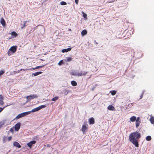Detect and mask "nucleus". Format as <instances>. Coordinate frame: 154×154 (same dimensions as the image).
<instances>
[{"label": "nucleus", "instance_id": "obj_1", "mask_svg": "<svg viewBox=\"0 0 154 154\" xmlns=\"http://www.w3.org/2000/svg\"><path fill=\"white\" fill-rule=\"evenodd\" d=\"M140 134L137 131L131 133L129 136L130 141L136 147L139 146L138 139L140 137Z\"/></svg>", "mask_w": 154, "mask_h": 154}, {"label": "nucleus", "instance_id": "obj_2", "mask_svg": "<svg viewBox=\"0 0 154 154\" xmlns=\"http://www.w3.org/2000/svg\"><path fill=\"white\" fill-rule=\"evenodd\" d=\"M17 46H12L8 50V56L11 55L17 51Z\"/></svg>", "mask_w": 154, "mask_h": 154}, {"label": "nucleus", "instance_id": "obj_3", "mask_svg": "<svg viewBox=\"0 0 154 154\" xmlns=\"http://www.w3.org/2000/svg\"><path fill=\"white\" fill-rule=\"evenodd\" d=\"M46 107L45 105H42L41 106H40L37 107L36 108H34L31 111H30V112H34L37 111H38L39 110L41 109L45 108Z\"/></svg>", "mask_w": 154, "mask_h": 154}, {"label": "nucleus", "instance_id": "obj_4", "mask_svg": "<svg viewBox=\"0 0 154 154\" xmlns=\"http://www.w3.org/2000/svg\"><path fill=\"white\" fill-rule=\"evenodd\" d=\"M38 96L37 94H33L32 95H30L27 96L26 98L28 100H30L34 98H37L38 97Z\"/></svg>", "mask_w": 154, "mask_h": 154}, {"label": "nucleus", "instance_id": "obj_5", "mask_svg": "<svg viewBox=\"0 0 154 154\" xmlns=\"http://www.w3.org/2000/svg\"><path fill=\"white\" fill-rule=\"evenodd\" d=\"M36 143L35 140L31 141L27 144V146L30 147V149L32 148V146L33 144H35Z\"/></svg>", "mask_w": 154, "mask_h": 154}, {"label": "nucleus", "instance_id": "obj_6", "mask_svg": "<svg viewBox=\"0 0 154 154\" xmlns=\"http://www.w3.org/2000/svg\"><path fill=\"white\" fill-rule=\"evenodd\" d=\"M21 124L20 122H18L16 124L15 126V129L16 131H17L19 130L20 128Z\"/></svg>", "mask_w": 154, "mask_h": 154}, {"label": "nucleus", "instance_id": "obj_7", "mask_svg": "<svg viewBox=\"0 0 154 154\" xmlns=\"http://www.w3.org/2000/svg\"><path fill=\"white\" fill-rule=\"evenodd\" d=\"M87 128L86 127L85 124H83L82 126V131L83 134L86 132L87 130Z\"/></svg>", "mask_w": 154, "mask_h": 154}, {"label": "nucleus", "instance_id": "obj_8", "mask_svg": "<svg viewBox=\"0 0 154 154\" xmlns=\"http://www.w3.org/2000/svg\"><path fill=\"white\" fill-rule=\"evenodd\" d=\"M87 73V72L85 71H81L79 72L78 73V76H81L82 75H85Z\"/></svg>", "mask_w": 154, "mask_h": 154}, {"label": "nucleus", "instance_id": "obj_9", "mask_svg": "<svg viewBox=\"0 0 154 154\" xmlns=\"http://www.w3.org/2000/svg\"><path fill=\"white\" fill-rule=\"evenodd\" d=\"M0 23L2 26L4 27L6 25V23L5 20L3 17H2L0 20Z\"/></svg>", "mask_w": 154, "mask_h": 154}, {"label": "nucleus", "instance_id": "obj_10", "mask_svg": "<svg viewBox=\"0 0 154 154\" xmlns=\"http://www.w3.org/2000/svg\"><path fill=\"white\" fill-rule=\"evenodd\" d=\"M14 146H16L18 148L21 147V146L17 142H15L13 143Z\"/></svg>", "mask_w": 154, "mask_h": 154}, {"label": "nucleus", "instance_id": "obj_11", "mask_svg": "<svg viewBox=\"0 0 154 154\" xmlns=\"http://www.w3.org/2000/svg\"><path fill=\"white\" fill-rule=\"evenodd\" d=\"M42 72L40 71V72H35V73H32V76H37L39 75H40V74H42Z\"/></svg>", "mask_w": 154, "mask_h": 154}, {"label": "nucleus", "instance_id": "obj_12", "mask_svg": "<svg viewBox=\"0 0 154 154\" xmlns=\"http://www.w3.org/2000/svg\"><path fill=\"white\" fill-rule=\"evenodd\" d=\"M89 122L90 124H93L94 123V119L93 117L89 119Z\"/></svg>", "mask_w": 154, "mask_h": 154}, {"label": "nucleus", "instance_id": "obj_13", "mask_svg": "<svg viewBox=\"0 0 154 154\" xmlns=\"http://www.w3.org/2000/svg\"><path fill=\"white\" fill-rule=\"evenodd\" d=\"M72 48H69L67 49H64L62 50V52L63 53L67 52L70 51Z\"/></svg>", "mask_w": 154, "mask_h": 154}, {"label": "nucleus", "instance_id": "obj_14", "mask_svg": "<svg viewBox=\"0 0 154 154\" xmlns=\"http://www.w3.org/2000/svg\"><path fill=\"white\" fill-rule=\"evenodd\" d=\"M31 113V112L28 111L26 112H23L22 113V114L23 116V117L25 116L28 115L30 114Z\"/></svg>", "mask_w": 154, "mask_h": 154}, {"label": "nucleus", "instance_id": "obj_15", "mask_svg": "<svg viewBox=\"0 0 154 154\" xmlns=\"http://www.w3.org/2000/svg\"><path fill=\"white\" fill-rule=\"evenodd\" d=\"M108 109L110 110L113 111L115 109L114 107L112 105L109 106L107 107Z\"/></svg>", "mask_w": 154, "mask_h": 154}, {"label": "nucleus", "instance_id": "obj_16", "mask_svg": "<svg viewBox=\"0 0 154 154\" xmlns=\"http://www.w3.org/2000/svg\"><path fill=\"white\" fill-rule=\"evenodd\" d=\"M87 32L86 30H83L81 32V35L82 36H84L87 34Z\"/></svg>", "mask_w": 154, "mask_h": 154}, {"label": "nucleus", "instance_id": "obj_17", "mask_svg": "<svg viewBox=\"0 0 154 154\" xmlns=\"http://www.w3.org/2000/svg\"><path fill=\"white\" fill-rule=\"evenodd\" d=\"M136 119V117L135 116H132L130 118V120L132 122H134Z\"/></svg>", "mask_w": 154, "mask_h": 154}, {"label": "nucleus", "instance_id": "obj_18", "mask_svg": "<svg viewBox=\"0 0 154 154\" xmlns=\"http://www.w3.org/2000/svg\"><path fill=\"white\" fill-rule=\"evenodd\" d=\"M63 93L65 95H67L69 92V91L68 90L64 89L63 91Z\"/></svg>", "mask_w": 154, "mask_h": 154}, {"label": "nucleus", "instance_id": "obj_19", "mask_svg": "<svg viewBox=\"0 0 154 154\" xmlns=\"http://www.w3.org/2000/svg\"><path fill=\"white\" fill-rule=\"evenodd\" d=\"M71 84L73 86H75L77 85V83L75 81H72L71 82Z\"/></svg>", "mask_w": 154, "mask_h": 154}, {"label": "nucleus", "instance_id": "obj_20", "mask_svg": "<svg viewBox=\"0 0 154 154\" xmlns=\"http://www.w3.org/2000/svg\"><path fill=\"white\" fill-rule=\"evenodd\" d=\"M140 122V121H136V128H137L139 126Z\"/></svg>", "mask_w": 154, "mask_h": 154}, {"label": "nucleus", "instance_id": "obj_21", "mask_svg": "<svg viewBox=\"0 0 154 154\" xmlns=\"http://www.w3.org/2000/svg\"><path fill=\"white\" fill-rule=\"evenodd\" d=\"M149 120L150 122L152 124H154V117H151L150 119Z\"/></svg>", "mask_w": 154, "mask_h": 154}, {"label": "nucleus", "instance_id": "obj_22", "mask_svg": "<svg viewBox=\"0 0 154 154\" xmlns=\"http://www.w3.org/2000/svg\"><path fill=\"white\" fill-rule=\"evenodd\" d=\"M110 93H111V94L112 95H114L116 94V91L115 90H112V91H110Z\"/></svg>", "mask_w": 154, "mask_h": 154}, {"label": "nucleus", "instance_id": "obj_23", "mask_svg": "<svg viewBox=\"0 0 154 154\" xmlns=\"http://www.w3.org/2000/svg\"><path fill=\"white\" fill-rule=\"evenodd\" d=\"M45 66V65H43L41 66H37L35 68H33L32 69L33 70H34L35 69H39V68H42L43 67H44Z\"/></svg>", "mask_w": 154, "mask_h": 154}, {"label": "nucleus", "instance_id": "obj_24", "mask_svg": "<svg viewBox=\"0 0 154 154\" xmlns=\"http://www.w3.org/2000/svg\"><path fill=\"white\" fill-rule=\"evenodd\" d=\"M146 139L147 141H150L151 140V137L150 136H148L146 137Z\"/></svg>", "mask_w": 154, "mask_h": 154}, {"label": "nucleus", "instance_id": "obj_25", "mask_svg": "<svg viewBox=\"0 0 154 154\" xmlns=\"http://www.w3.org/2000/svg\"><path fill=\"white\" fill-rule=\"evenodd\" d=\"M71 74L73 76H78V73L75 71H73L71 72Z\"/></svg>", "mask_w": 154, "mask_h": 154}, {"label": "nucleus", "instance_id": "obj_26", "mask_svg": "<svg viewBox=\"0 0 154 154\" xmlns=\"http://www.w3.org/2000/svg\"><path fill=\"white\" fill-rule=\"evenodd\" d=\"M23 117L22 113H20L16 117V118L17 119H19Z\"/></svg>", "mask_w": 154, "mask_h": 154}, {"label": "nucleus", "instance_id": "obj_27", "mask_svg": "<svg viewBox=\"0 0 154 154\" xmlns=\"http://www.w3.org/2000/svg\"><path fill=\"white\" fill-rule=\"evenodd\" d=\"M27 22V21H24L23 22V26L21 27V28L22 29H23L24 27H25V26H27V25L26 24Z\"/></svg>", "mask_w": 154, "mask_h": 154}, {"label": "nucleus", "instance_id": "obj_28", "mask_svg": "<svg viewBox=\"0 0 154 154\" xmlns=\"http://www.w3.org/2000/svg\"><path fill=\"white\" fill-rule=\"evenodd\" d=\"M11 34L12 35L14 36L15 37H16L17 35V34L14 32H11Z\"/></svg>", "mask_w": 154, "mask_h": 154}, {"label": "nucleus", "instance_id": "obj_29", "mask_svg": "<svg viewBox=\"0 0 154 154\" xmlns=\"http://www.w3.org/2000/svg\"><path fill=\"white\" fill-rule=\"evenodd\" d=\"M58 98V97H55L53 98L52 99V100L53 101H56Z\"/></svg>", "mask_w": 154, "mask_h": 154}, {"label": "nucleus", "instance_id": "obj_30", "mask_svg": "<svg viewBox=\"0 0 154 154\" xmlns=\"http://www.w3.org/2000/svg\"><path fill=\"white\" fill-rule=\"evenodd\" d=\"M72 60V58L71 57H68L67 58L66 60L67 62H70Z\"/></svg>", "mask_w": 154, "mask_h": 154}, {"label": "nucleus", "instance_id": "obj_31", "mask_svg": "<svg viewBox=\"0 0 154 154\" xmlns=\"http://www.w3.org/2000/svg\"><path fill=\"white\" fill-rule=\"evenodd\" d=\"M60 4L61 5H64L66 4V3L64 1H62L60 2Z\"/></svg>", "mask_w": 154, "mask_h": 154}, {"label": "nucleus", "instance_id": "obj_32", "mask_svg": "<svg viewBox=\"0 0 154 154\" xmlns=\"http://www.w3.org/2000/svg\"><path fill=\"white\" fill-rule=\"evenodd\" d=\"M63 63V61L62 60L60 61V62H59V63H58V64L59 66H61Z\"/></svg>", "mask_w": 154, "mask_h": 154}, {"label": "nucleus", "instance_id": "obj_33", "mask_svg": "<svg viewBox=\"0 0 154 154\" xmlns=\"http://www.w3.org/2000/svg\"><path fill=\"white\" fill-rule=\"evenodd\" d=\"M145 92L144 91H143L142 92V93L141 95L140 96V99H141L143 98V95L144 94V93Z\"/></svg>", "mask_w": 154, "mask_h": 154}, {"label": "nucleus", "instance_id": "obj_34", "mask_svg": "<svg viewBox=\"0 0 154 154\" xmlns=\"http://www.w3.org/2000/svg\"><path fill=\"white\" fill-rule=\"evenodd\" d=\"M5 73V71L3 70L0 71V76L2 75Z\"/></svg>", "mask_w": 154, "mask_h": 154}, {"label": "nucleus", "instance_id": "obj_35", "mask_svg": "<svg viewBox=\"0 0 154 154\" xmlns=\"http://www.w3.org/2000/svg\"><path fill=\"white\" fill-rule=\"evenodd\" d=\"M4 125V122H0V128H1L2 126Z\"/></svg>", "mask_w": 154, "mask_h": 154}, {"label": "nucleus", "instance_id": "obj_36", "mask_svg": "<svg viewBox=\"0 0 154 154\" xmlns=\"http://www.w3.org/2000/svg\"><path fill=\"white\" fill-rule=\"evenodd\" d=\"M14 128H11L10 130H9V131L11 133H12L14 132Z\"/></svg>", "mask_w": 154, "mask_h": 154}, {"label": "nucleus", "instance_id": "obj_37", "mask_svg": "<svg viewBox=\"0 0 154 154\" xmlns=\"http://www.w3.org/2000/svg\"><path fill=\"white\" fill-rule=\"evenodd\" d=\"M115 1H116V0H109L108 2L109 3H112V2H114Z\"/></svg>", "mask_w": 154, "mask_h": 154}, {"label": "nucleus", "instance_id": "obj_38", "mask_svg": "<svg viewBox=\"0 0 154 154\" xmlns=\"http://www.w3.org/2000/svg\"><path fill=\"white\" fill-rule=\"evenodd\" d=\"M133 105L132 103H130L128 104V106L130 107H131Z\"/></svg>", "mask_w": 154, "mask_h": 154}, {"label": "nucleus", "instance_id": "obj_39", "mask_svg": "<svg viewBox=\"0 0 154 154\" xmlns=\"http://www.w3.org/2000/svg\"><path fill=\"white\" fill-rule=\"evenodd\" d=\"M4 104V102L2 100H0V105H3Z\"/></svg>", "mask_w": 154, "mask_h": 154}, {"label": "nucleus", "instance_id": "obj_40", "mask_svg": "<svg viewBox=\"0 0 154 154\" xmlns=\"http://www.w3.org/2000/svg\"><path fill=\"white\" fill-rule=\"evenodd\" d=\"M11 138H12V137L11 136L9 137H8V140L9 141L11 140Z\"/></svg>", "mask_w": 154, "mask_h": 154}, {"label": "nucleus", "instance_id": "obj_41", "mask_svg": "<svg viewBox=\"0 0 154 154\" xmlns=\"http://www.w3.org/2000/svg\"><path fill=\"white\" fill-rule=\"evenodd\" d=\"M5 107H4L3 108L0 107V112L3 110Z\"/></svg>", "mask_w": 154, "mask_h": 154}, {"label": "nucleus", "instance_id": "obj_42", "mask_svg": "<svg viewBox=\"0 0 154 154\" xmlns=\"http://www.w3.org/2000/svg\"><path fill=\"white\" fill-rule=\"evenodd\" d=\"M83 13V16L84 18L86 17H87V15L86 14L84 13Z\"/></svg>", "mask_w": 154, "mask_h": 154}, {"label": "nucleus", "instance_id": "obj_43", "mask_svg": "<svg viewBox=\"0 0 154 154\" xmlns=\"http://www.w3.org/2000/svg\"><path fill=\"white\" fill-rule=\"evenodd\" d=\"M140 117H137V118H136V119L135 120V121H140Z\"/></svg>", "mask_w": 154, "mask_h": 154}, {"label": "nucleus", "instance_id": "obj_44", "mask_svg": "<svg viewBox=\"0 0 154 154\" xmlns=\"http://www.w3.org/2000/svg\"><path fill=\"white\" fill-rule=\"evenodd\" d=\"M75 2L76 4L78 5V3L79 0H75Z\"/></svg>", "mask_w": 154, "mask_h": 154}, {"label": "nucleus", "instance_id": "obj_45", "mask_svg": "<svg viewBox=\"0 0 154 154\" xmlns=\"http://www.w3.org/2000/svg\"><path fill=\"white\" fill-rule=\"evenodd\" d=\"M3 99V97L1 94L0 95V99L2 100Z\"/></svg>", "mask_w": 154, "mask_h": 154}, {"label": "nucleus", "instance_id": "obj_46", "mask_svg": "<svg viewBox=\"0 0 154 154\" xmlns=\"http://www.w3.org/2000/svg\"><path fill=\"white\" fill-rule=\"evenodd\" d=\"M6 137H3V141L4 142H5V139H6Z\"/></svg>", "mask_w": 154, "mask_h": 154}, {"label": "nucleus", "instance_id": "obj_47", "mask_svg": "<svg viewBox=\"0 0 154 154\" xmlns=\"http://www.w3.org/2000/svg\"><path fill=\"white\" fill-rule=\"evenodd\" d=\"M94 42H95V44L96 45H97L98 44V42H96L95 40L94 41Z\"/></svg>", "mask_w": 154, "mask_h": 154}, {"label": "nucleus", "instance_id": "obj_48", "mask_svg": "<svg viewBox=\"0 0 154 154\" xmlns=\"http://www.w3.org/2000/svg\"><path fill=\"white\" fill-rule=\"evenodd\" d=\"M94 89V88H93L92 89V90H93Z\"/></svg>", "mask_w": 154, "mask_h": 154}]
</instances>
